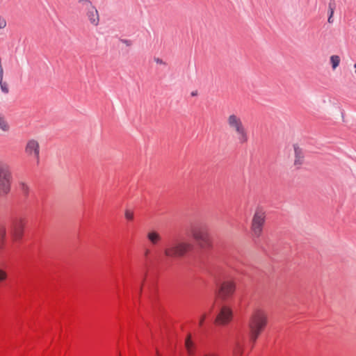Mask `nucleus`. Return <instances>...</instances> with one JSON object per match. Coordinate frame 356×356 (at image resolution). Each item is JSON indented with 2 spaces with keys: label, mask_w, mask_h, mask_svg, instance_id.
<instances>
[{
  "label": "nucleus",
  "mask_w": 356,
  "mask_h": 356,
  "mask_svg": "<svg viewBox=\"0 0 356 356\" xmlns=\"http://www.w3.org/2000/svg\"><path fill=\"white\" fill-rule=\"evenodd\" d=\"M156 355L157 356H160L158 352H156Z\"/></svg>",
  "instance_id": "obj_29"
},
{
  "label": "nucleus",
  "mask_w": 356,
  "mask_h": 356,
  "mask_svg": "<svg viewBox=\"0 0 356 356\" xmlns=\"http://www.w3.org/2000/svg\"><path fill=\"white\" fill-rule=\"evenodd\" d=\"M355 73H356V70H355Z\"/></svg>",
  "instance_id": "obj_31"
},
{
  "label": "nucleus",
  "mask_w": 356,
  "mask_h": 356,
  "mask_svg": "<svg viewBox=\"0 0 356 356\" xmlns=\"http://www.w3.org/2000/svg\"><path fill=\"white\" fill-rule=\"evenodd\" d=\"M206 318V315L205 314H203L200 318V321H199V325L200 326H202L203 325V323L204 321V319Z\"/></svg>",
  "instance_id": "obj_25"
},
{
  "label": "nucleus",
  "mask_w": 356,
  "mask_h": 356,
  "mask_svg": "<svg viewBox=\"0 0 356 356\" xmlns=\"http://www.w3.org/2000/svg\"><path fill=\"white\" fill-rule=\"evenodd\" d=\"M244 351V345L238 340L234 343L232 352L234 356H243Z\"/></svg>",
  "instance_id": "obj_15"
},
{
  "label": "nucleus",
  "mask_w": 356,
  "mask_h": 356,
  "mask_svg": "<svg viewBox=\"0 0 356 356\" xmlns=\"http://www.w3.org/2000/svg\"><path fill=\"white\" fill-rule=\"evenodd\" d=\"M12 179L10 165L3 161H0V196H5L9 193Z\"/></svg>",
  "instance_id": "obj_5"
},
{
  "label": "nucleus",
  "mask_w": 356,
  "mask_h": 356,
  "mask_svg": "<svg viewBox=\"0 0 356 356\" xmlns=\"http://www.w3.org/2000/svg\"><path fill=\"white\" fill-rule=\"evenodd\" d=\"M119 42H120L119 46L121 47L122 48H123V47H130L132 44V42L129 40L120 39Z\"/></svg>",
  "instance_id": "obj_19"
},
{
  "label": "nucleus",
  "mask_w": 356,
  "mask_h": 356,
  "mask_svg": "<svg viewBox=\"0 0 356 356\" xmlns=\"http://www.w3.org/2000/svg\"><path fill=\"white\" fill-rule=\"evenodd\" d=\"M330 63L333 70H335L340 63V57L337 55H332L330 56Z\"/></svg>",
  "instance_id": "obj_16"
},
{
  "label": "nucleus",
  "mask_w": 356,
  "mask_h": 356,
  "mask_svg": "<svg viewBox=\"0 0 356 356\" xmlns=\"http://www.w3.org/2000/svg\"><path fill=\"white\" fill-rule=\"evenodd\" d=\"M20 189L24 194H27L29 191V186L24 182L20 183Z\"/></svg>",
  "instance_id": "obj_20"
},
{
  "label": "nucleus",
  "mask_w": 356,
  "mask_h": 356,
  "mask_svg": "<svg viewBox=\"0 0 356 356\" xmlns=\"http://www.w3.org/2000/svg\"><path fill=\"white\" fill-rule=\"evenodd\" d=\"M268 323L266 314L261 310L256 311L248 322L250 341L254 343Z\"/></svg>",
  "instance_id": "obj_3"
},
{
  "label": "nucleus",
  "mask_w": 356,
  "mask_h": 356,
  "mask_svg": "<svg viewBox=\"0 0 356 356\" xmlns=\"http://www.w3.org/2000/svg\"><path fill=\"white\" fill-rule=\"evenodd\" d=\"M80 3L87 9L86 16L90 23L94 26H97L99 24V15L95 6L89 0H81Z\"/></svg>",
  "instance_id": "obj_8"
},
{
  "label": "nucleus",
  "mask_w": 356,
  "mask_h": 356,
  "mask_svg": "<svg viewBox=\"0 0 356 356\" xmlns=\"http://www.w3.org/2000/svg\"><path fill=\"white\" fill-rule=\"evenodd\" d=\"M0 87H1V91L3 93L6 94V93L8 92L9 89H8V84L6 82H3V80L1 81Z\"/></svg>",
  "instance_id": "obj_21"
},
{
  "label": "nucleus",
  "mask_w": 356,
  "mask_h": 356,
  "mask_svg": "<svg viewBox=\"0 0 356 356\" xmlns=\"http://www.w3.org/2000/svg\"><path fill=\"white\" fill-rule=\"evenodd\" d=\"M236 284L234 280H225L219 285L217 295L225 301L229 299L235 293Z\"/></svg>",
  "instance_id": "obj_7"
},
{
  "label": "nucleus",
  "mask_w": 356,
  "mask_h": 356,
  "mask_svg": "<svg viewBox=\"0 0 356 356\" xmlns=\"http://www.w3.org/2000/svg\"><path fill=\"white\" fill-rule=\"evenodd\" d=\"M329 8H330V16L332 17V15L334 14V9H333V8L331 7L330 4L329 6Z\"/></svg>",
  "instance_id": "obj_26"
},
{
  "label": "nucleus",
  "mask_w": 356,
  "mask_h": 356,
  "mask_svg": "<svg viewBox=\"0 0 356 356\" xmlns=\"http://www.w3.org/2000/svg\"><path fill=\"white\" fill-rule=\"evenodd\" d=\"M25 152L29 156L35 159L36 165L40 163V145L37 140L31 139L28 140L25 147Z\"/></svg>",
  "instance_id": "obj_9"
},
{
  "label": "nucleus",
  "mask_w": 356,
  "mask_h": 356,
  "mask_svg": "<svg viewBox=\"0 0 356 356\" xmlns=\"http://www.w3.org/2000/svg\"><path fill=\"white\" fill-rule=\"evenodd\" d=\"M147 238L153 245H156L161 241V235L155 230H151L147 234Z\"/></svg>",
  "instance_id": "obj_14"
},
{
  "label": "nucleus",
  "mask_w": 356,
  "mask_h": 356,
  "mask_svg": "<svg viewBox=\"0 0 356 356\" xmlns=\"http://www.w3.org/2000/svg\"><path fill=\"white\" fill-rule=\"evenodd\" d=\"M226 124L229 130L234 134L236 140L240 145L248 143L250 138L248 130L238 114L229 113L226 118Z\"/></svg>",
  "instance_id": "obj_1"
},
{
  "label": "nucleus",
  "mask_w": 356,
  "mask_h": 356,
  "mask_svg": "<svg viewBox=\"0 0 356 356\" xmlns=\"http://www.w3.org/2000/svg\"><path fill=\"white\" fill-rule=\"evenodd\" d=\"M185 348L188 355H195L196 352V345L192 340V336L191 334H188L185 339Z\"/></svg>",
  "instance_id": "obj_13"
},
{
  "label": "nucleus",
  "mask_w": 356,
  "mask_h": 356,
  "mask_svg": "<svg viewBox=\"0 0 356 356\" xmlns=\"http://www.w3.org/2000/svg\"><path fill=\"white\" fill-rule=\"evenodd\" d=\"M232 318V311L227 306H222L216 318V323L219 325H226L231 321Z\"/></svg>",
  "instance_id": "obj_11"
},
{
  "label": "nucleus",
  "mask_w": 356,
  "mask_h": 356,
  "mask_svg": "<svg viewBox=\"0 0 356 356\" xmlns=\"http://www.w3.org/2000/svg\"><path fill=\"white\" fill-rule=\"evenodd\" d=\"M24 225L22 219L15 218L12 220L10 224V232L13 240H19L23 235Z\"/></svg>",
  "instance_id": "obj_10"
},
{
  "label": "nucleus",
  "mask_w": 356,
  "mask_h": 356,
  "mask_svg": "<svg viewBox=\"0 0 356 356\" xmlns=\"http://www.w3.org/2000/svg\"><path fill=\"white\" fill-rule=\"evenodd\" d=\"M354 67L356 68V63L354 65Z\"/></svg>",
  "instance_id": "obj_30"
},
{
  "label": "nucleus",
  "mask_w": 356,
  "mask_h": 356,
  "mask_svg": "<svg viewBox=\"0 0 356 356\" xmlns=\"http://www.w3.org/2000/svg\"><path fill=\"white\" fill-rule=\"evenodd\" d=\"M0 129L3 131H8L10 129L8 122L2 116H0Z\"/></svg>",
  "instance_id": "obj_17"
},
{
  "label": "nucleus",
  "mask_w": 356,
  "mask_h": 356,
  "mask_svg": "<svg viewBox=\"0 0 356 356\" xmlns=\"http://www.w3.org/2000/svg\"><path fill=\"white\" fill-rule=\"evenodd\" d=\"M149 250L148 249H146V250H145V256H146V257H147V256L148 255V254H149Z\"/></svg>",
  "instance_id": "obj_27"
},
{
  "label": "nucleus",
  "mask_w": 356,
  "mask_h": 356,
  "mask_svg": "<svg viewBox=\"0 0 356 356\" xmlns=\"http://www.w3.org/2000/svg\"><path fill=\"white\" fill-rule=\"evenodd\" d=\"M266 213L264 209L257 207L251 220L250 231L253 238H258L263 234Z\"/></svg>",
  "instance_id": "obj_4"
},
{
  "label": "nucleus",
  "mask_w": 356,
  "mask_h": 356,
  "mask_svg": "<svg viewBox=\"0 0 356 356\" xmlns=\"http://www.w3.org/2000/svg\"><path fill=\"white\" fill-rule=\"evenodd\" d=\"M125 218L128 220H131L134 218L133 212L129 209H127L125 211Z\"/></svg>",
  "instance_id": "obj_23"
},
{
  "label": "nucleus",
  "mask_w": 356,
  "mask_h": 356,
  "mask_svg": "<svg viewBox=\"0 0 356 356\" xmlns=\"http://www.w3.org/2000/svg\"><path fill=\"white\" fill-rule=\"evenodd\" d=\"M332 16H329V17H328V22H329V23H332Z\"/></svg>",
  "instance_id": "obj_28"
},
{
  "label": "nucleus",
  "mask_w": 356,
  "mask_h": 356,
  "mask_svg": "<svg viewBox=\"0 0 356 356\" xmlns=\"http://www.w3.org/2000/svg\"><path fill=\"white\" fill-rule=\"evenodd\" d=\"M154 61L156 62V63H157L159 65H166V63L162 59H161L159 58H155Z\"/></svg>",
  "instance_id": "obj_24"
},
{
  "label": "nucleus",
  "mask_w": 356,
  "mask_h": 356,
  "mask_svg": "<svg viewBox=\"0 0 356 356\" xmlns=\"http://www.w3.org/2000/svg\"><path fill=\"white\" fill-rule=\"evenodd\" d=\"M8 277L7 272L0 266V284L3 283Z\"/></svg>",
  "instance_id": "obj_18"
},
{
  "label": "nucleus",
  "mask_w": 356,
  "mask_h": 356,
  "mask_svg": "<svg viewBox=\"0 0 356 356\" xmlns=\"http://www.w3.org/2000/svg\"><path fill=\"white\" fill-rule=\"evenodd\" d=\"M293 149L294 153L293 165L296 168H300L304 163L305 156L303 151L298 144H294Z\"/></svg>",
  "instance_id": "obj_12"
},
{
  "label": "nucleus",
  "mask_w": 356,
  "mask_h": 356,
  "mask_svg": "<svg viewBox=\"0 0 356 356\" xmlns=\"http://www.w3.org/2000/svg\"><path fill=\"white\" fill-rule=\"evenodd\" d=\"M193 238L201 248H206L211 244L207 229L202 226H193L191 229Z\"/></svg>",
  "instance_id": "obj_6"
},
{
  "label": "nucleus",
  "mask_w": 356,
  "mask_h": 356,
  "mask_svg": "<svg viewBox=\"0 0 356 356\" xmlns=\"http://www.w3.org/2000/svg\"><path fill=\"white\" fill-rule=\"evenodd\" d=\"M7 26V22L4 17L0 15V30L5 29Z\"/></svg>",
  "instance_id": "obj_22"
},
{
  "label": "nucleus",
  "mask_w": 356,
  "mask_h": 356,
  "mask_svg": "<svg viewBox=\"0 0 356 356\" xmlns=\"http://www.w3.org/2000/svg\"><path fill=\"white\" fill-rule=\"evenodd\" d=\"M194 248L193 244L186 240L175 239L168 243L163 249V254L169 259L182 258Z\"/></svg>",
  "instance_id": "obj_2"
}]
</instances>
